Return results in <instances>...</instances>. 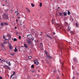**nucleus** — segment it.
I'll return each mask as SVG.
<instances>
[{
    "mask_svg": "<svg viewBox=\"0 0 79 79\" xmlns=\"http://www.w3.org/2000/svg\"><path fill=\"white\" fill-rule=\"evenodd\" d=\"M15 74H16V72H14L13 74L10 76V79H11L12 77H13V79H17L16 76L15 75L14 76V75H15Z\"/></svg>",
    "mask_w": 79,
    "mask_h": 79,
    "instance_id": "obj_1",
    "label": "nucleus"
},
{
    "mask_svg": "<svg viewBox=\"0 0 79 79\" xmlns=\"http://www.w3.org/2000/svg\"><path fill=\"white\" fill-rule=\"evenodd\" d=\"M16 23H18V26H19V24L20 25H23V21H22V20H19V21H18V22H16Z\"/></svg>",
    "mask_w": 79,
    "mask_h": 79,
    "instance_id": "obj_2",
    "label": "nucleus"
},
{
    "mask_svg": "<svg viewBox=\"0 0 79 79\" xmlns=\"http://www.w3.org/2000/svg\"><path fill=\"white\" fill-rule=\"evenodd\" d=\"M27 37L28 38V39H31L32 38V36L31 34L28 35L27 36Z\"/></svg>",
    "mask_w": 79,
    "mask_h": 79,
    "instance_id": "obj_3",
    "label": "nucleus"
},
{
    "mask_svg": "<svg viewBox=\"0 0 79 79\" xmlns=\"http://www.w3.org/2000/svg\"><path fill=\"white\" fill-rule=\"evenodd\" d=\"M34 62H35V64H39V62H38V60H35L34 61Z\"/></svg>",
    "mask_w": 79,
    "mask_h": 79,
    "instance_id": "obj_4",
    "label": "nucleus"
},
{
    "mask_svg": "<svg viewBox=\"0 0 79 79\" xmlns=\"http://www.w3.org/2000/svg\"><path fill=\"white\" fill-rule=\"evenodd\" d=\"M9 47L10 48V49H11L13 48L12 47V46H11V45L10 43H9Z\"/></svg>",
    "mask_w": 79,
    "mask_h": 79,
    "instance_id": "obj_5",
    "label": "nucleus"
},
{
    "mask_svg": "<svg viewBox=\"0 0 79 79\" xmlns=\"http://www.w3.org/2000/svg\"><path fill=\"white\" fill-rule=\"evenodd\" d=\"M5 68H7V69H9V70H10L11 69V68H10V67H8V66H4Z\"/></svg>",
    "mask_w": 79,
    "mask_h": 79,
    "instance_id": "obj_6",
    "label": "nucleus"
},
{
    "mask_svg": "<svg viewBox=\"0 0 79 79\" xmlns=\"http://www.w3.org/2000/svg\"><path fill=\"white\" fill-rule=\"evenodd\" d=\"M62 14H63V15H64V16H67V14H66V13L65 12H63Z\"/></svg>",
    "mask_w": 79,
    "mask_h": 79,
    "instance_id": "obj_7",
    "label": "nucleus"
},
{
    "mask_svg": "<svg viewBox=\"0 0 79 79\" xmlns=\"http://www.w3.org/2000/svg\"><path fill=\"white\" fill-rule=\"evenodd\" d=\"M3 18H4L5 19L6 18L8 17V16L7 15H4L3 16Z\"/></svg>",
    "mask_w": 79,
    "mask_h": 79,
    "instance_id": "obj_8",
    "label": "nucleus"
},
{
    "mask_svg": "<svg viewBox=\"0 0 79 79\" xmlns=\"http://www.w3.org/2000/svg\"><path fill=\"white\" fill-rule=\"evenodd\" d=\"M46 55H47V56H46V58H50V56H48L47 55V52H46Z\"/></svg>",
    "mask_w": 79,
    "mask_h": 79,
    "instance_id": "obj_9",
    "label": "nucleus"
},
{
    "mask_svg": "<svg viewBox=\"0 0 79 79\" xmlns=\"http://www.w3.org/2000/svg\"><path fill=\"white\" fill-rule=\"evenodd\" d=\"M27 13H31V11H30V10L28 9H27Z\"/></svg>",
    "mask_w": 79,
    "mask_h": 79,
    "instance_id": "obj_10",
    "label": "nucleus"
},
{
    "mask_svg": "<svg viewBox=\"0 0 79 79\" xmlns=\"http://www.w3.org/2000/svg\"><path fill=\"white\" fill-rule=\"evenodd\" d=\"M39 6L40 7H41L42 6V3L41 2H40Z\"/></svg>",
    "mask_w": 79,
    "mask_h": 79,
    "instance_id": "obj_11",
    "label": "nucleus"
},
{
    "mask_svg": "<svg viewBox=\"0 0 79 79\" xmlns=\"http://www.w3.org/2000/svg\"><path fill=\"white\" fill-rule=\"evenodd\" d=\"M4 24L5 26H8V23H4Z\"/></svg>",
    "mask_w": 79,
    "mask_h": 79,
    "instance_id": "obj_12",
    "label": "nucleus"
},
{
    "mask_svg": "<svg viewBox=\"0 0 79 79\" xmlns=\"http://www.w3.org/2000/svg\"><path fill=\"white\" fill-rule=\"evenodd\" d=\"M31 6L32 7H34L35 5L33 3H31Z\"/></svg>",
    "mask_w": 79,
    "mask_h": 79,
    "instance_id": "obj_13",
    "label": "nucleus"
},
{
    "mask_svg": "<svg viewBox=\"0 0 79 79\" xmlns=\"http://www.w3.org/2000/svg\"><path fill=\"white\" fill-rule=\"evenodd\" d=\"M14 52H18V49L15 48V49L14 50Z\"/></svg>",
    "mask_w": 79,
    "mask_h": 79,
    "instance_id": "obj_14",
    "label": "nucleus"
},
{
    "mask_svg": "<svg viewBox=\"0 0 79 79\" xmlns=\"http://www.w3.org/2000/svg\"><path fill=\"white\" fill-rule=\"evenodd\" d=\"M56 25L57 26H58V27H60V23H57L56 24Z\"/></svg>",
    "mask_w": 79,
    "mask_h": 79,
    "instance_id": "obj_15",
    "label": "nucleus"
},
{
    "mask_svg": "<svg viewBox=\"0 0 79 79\" xmlns=\"http://www.w3.org/2000/svg\"><path fill=\"white\" fill-rule=\"evenodd\" d=\"M27 42H28V44H31V41L28 40L27 41Z\"/></svg>",
    "mask_w": 79,
    "mask_h": 79,
    "instance_id": "obj_16",
    "label": "nucleus"
},
{
    "mask_svg": "<svg viewBox=\"0 0 79 79\" xmlns=\"http://www.w3.org/2000/svg\"><path fill=\"white\" fill-rule=\"evenodd\" d=\"M24 46L26 48H27V45H26V44H24Z\"/></svg>",
    "mask_w": 79,
    "mask_h": 79,
    "instance_id": "obj_17",
    "label": "nucleus"
},
{
    "mask_svg": "<svg viewBox=\"0 0 79 79\" xmlns=\"http://www.w3.org/2000/svg\"><path fill=\"white\" fill-rule=\"evenodd\" d=\"M14 42L15 41H17V39H16V38H14Z\"/></svg>",
    "mask_w": 79,
    "mask_h": 79,
    "instance_id": "obj_18",
    "label": "nucleus"
},
{
    "mask_svg": "<svg viewBox=\"0 0 79 79\" xmlns=\"http://www.w3.org/2000/svg\"><path fill=\"white\" fill-rule=\"evenodd\" d=\"M59 14L60 16H62V13H61L60 12H59Z\"/></svg>",
    "mask_w": 79,
    "mask_h": 79,
    "instance_id": "obj_19",
    "label": "nucleus"
},
{
    "mask_svg": "<svg viewBox=\"0 0 79 79\" xmlns=\"http://www.w3.org/2000/svg\"><path fill=\"white\" fill-rule=\"evenodd\" d=\"M16 35H17V36H18V35H19V33L18 32H17L16 34Z\"/></svg>",
    "mask_w": 79,
    "mask_h": 79,
    "instance_id": "obj_20",
    "label": "nucleus"
},
{
    "mask_svg": "<svg viewBox=\"0 0 79 79\" xmlns=\"http://www.w3.org/2000/svg\"><path fill=\"white\" fill-rule=\"evenodd\" d=\"M31 72L32 73H34V72H35V71H34V70H31Z\"/></svg>",
    "mask_w": 79,
    "mask_h": 79,
    "instance_id": "obj_21",
    "label": "nucleus"
},
{
    "mask_svg": "<svg viewBox=\"0 0 79 79\" xmlns=\"http://www.w3.org/2000/svg\"><path fill=\"white\" fill-rule=\"evenodd\" d=\"M68 15H70V12H69V11H68Z\"/></svg>",
    "mask_w": 79,
    "mask_h": 79,
    "instance_id": "obj_22",
    "label": "nucleus"
},
{
    "mask_svg": "<svg viewBox=\"0 0 79 79\" xmlns=\"http://www.w3.org/2000/svg\"><path fill=\"white\" fill-rule=\"evenodd\" d=\"M28 58H29V59H31V58H32V57H31V56H29Z\"/></svg>",
    "mask_w": 79,
    "mask_h": 79,
    "instance_id": "obj_23",
    "label": "nucleus"
},
{
    "mask_svg": "<svg viewBox=\"0 0 79 79\" xmlns=\"http://www.w3.org/2000/svg\"><path fill=\"white\" fill-rule=\"evenodd\" d=\"M31 67L32 68H34V65H32L31 66Z\"/></svg>",
    "mask_w": 79,
    "mask_h": 79,
    "instance_id": "obj_24",
    "label": "nucleus"
},
{
    "mask_svg": "<svg viewBox=\"0 0 79 79\" xmlns=\"http://www.w3.org/2000/svg\"><path fill=\"white\" fill-rule=\"evenodd\" d=\"M68 29L69 30V31H70V29H71V27H70L69 26Z\"/></svg>",
    "mask_w": 79,
    "mask_h": 79,
    "instance_id": "obj_25",
    "label": "nucleus"
},
{
    "mask_svg": "<svg viewBox=\"0 0 79 79\" xmlns=\"http://www.w3.org/2000/svg\"><path fill=\"white\" fill-rule=\"evenodd\" d=\"M15 13H16V14H18H18H19L18 13V11H16L15 12Z\"/></svg>",
    "mask_w": 79,
    "mask_h": 79,
    "instance_id": "obj_26",
    "label": "nucleus"
},
{
    "mask_svg": "<svg viewBox=\"0 0 79 79\" xmlns=\"http://www.w3.org/2000/svg\"><path fill=\"white\" fill-rule=\"evenodd\" d=\"M65 24H66V25H68V23L66 22H65Z\"/></svg>",
    "mask_w": 79,
    "mask_h": 79,
    "instance_id": "obj_27",
    "label": "nucleus"
},
{
    "mask_svg": "<svg viewBox=\"0 0 79 79\" xmlns=\"http://www.w3.org/2000/svg\"><path fill=\"white\" fill-rule=\"evenodd\" d=\"M6 63H7V64H9V63H10V62H8V61H6Z\"/></svg>",
    "mask_w": 79,
    "mask_h": 79,
    "instance_id": "obj_28",
    "label": "nucleus"
},
{
    "mask_svg": "<svg viewBox=\"0 0 79 79\" xmlns=\"http://www.w3.org/2000/svg\"><path fill=\"white\" fill-rule=\"evenodd\" d=\"M3 44H7V42H3Z\"/></svg>",
    "mask_w": 79,
    "mask_h": 79,
    "instance_id": "obj_29",
    "label": "nucleus"
},
{
    "mask_svg": "<svg viewBox=\"0 0 79 79\" xmlns=\"http://www.w3.org/2000/svg\"><path fill=\"white\" fill-rule=\"evenodd\" d=\"M1 26H3V24L2 23H1Z\"/></svg>",
    "mask_w": 79,
    "mask_h": 79,
    "instance_id": "obj_30",
    "label": "nucleus"
},
{
    "mask_svg": "<svg viewBox=\"0 0 79 79\" xmlns=\"http://www.w3.org/2000/svg\"><path fill=\"white\" fill-rule=\"evenodd\" d=\"M21 37L20 36H19V39H21Z\"/></svg>",
    "mask_w": 79,
    "mask_h": 79,
    "instance_id": "obj_31",
    "label": "nucleus"
},
{
    "mask_svg": "<svg viewBox=\"0 0 79 79\" xmlns=\"http://www.w3.org/2000/svg\"><path fill=\"white\" fill-rule=\"evenodd\" d=\"M52 23H55V22L54 21H53V20H52Z\"/></svg>",
    "mask_w": 79,
    "mask_h": 79,
    "instance_id": "obj_32",
    "label": "nucleus"
},
{
    "mask_svg": "<svg viewBox=\"0 0 79 79\" xmlns=\"http://www.w3.org/2000/svg\"><path fill=\"white\" fill-rule=\"evenodd\" d=\"M48 37H50V39H52V37L50 36H48Z\"/></svg>",
    "mask_w": 79,
    "mask_h": 79,
    "instance_id": "obj_33",
    "label": "nucleus"
},
{
    "mask_svg": "<svg viewBox=\"0 0 79 79\" xmlns=\"http://www.w3.org/2000/svg\"><path fill=\"white\" fill-rule=\"evenodd\" d=\"M0 79H3L2 77L0 76Z\"/></svg>",
    "mask_w": 79,
    "mask_h": 79,
    "instance_id": "obj_34",
    "label": "nucleus"
},
{
    "mask_svg": "<svg viewBox=\"0 0 79 79\" xmlns=\"http://www.w3.org/2000/svg\"><path fill=\"white\" fill-rule=\"evenodd\" d=\"M1 62H3V61H5V60H1Z\"/></svg>",
    "mask_w": 79,
    "mask_h": 79,
    "instance_id": "obj_35",
    "label": "nucleus"
},
{
    "mask_svg": "<svg viewBox=\"0 0 79 79\" xmlns=\"http://www.w3.org/2000/svg\"><path fill=\"white\" fill-rule=\"evenodd\" d=\"M2 50H5V48H2Z\"/></svg>",
    "mask_w": 79,
    "mask_h": 79,
    "instance_id": "obj_36",
    "label": "nucleus"
},
{
    "mask_svg": "<svg viewBox=\"0 0 79 79\" xmlns=\"http://www.w3.org/2000/svg\"><path fill=\"white\" fill-rule=\"evenodd\" d=\"M9 40V39H7L6 38L5 39V40Z\"/></svg>",
    "mask_w": 79,
    "mask_h": 79,
    "instance_id": "obj_37",
    "label": "nucleus"
},
{
    "mask_svg": "<svg viewBox=\"0 0 79 79\" xmlns=\"http://www.w3.org/2000/svg\"><path fill=\"white\" fill-rule=\"evenodd\" d=\"M1 45L2 47H4V46H3V44H1Z\"/></svg>",
    "mask_w": 79,
    "mask_h": 79,
    "instance_id": "obj_38",
    "label": "nucleus"
},
{
    "mask_svg": "<svg viewBox=\"0 0 79 79\" xmlns=\"http://www.w3.org/2000/svg\"><path fill=\"white\" fill-rule=\"evenodd\" d=\"M8 64L9 65V66L11 65V64L10 63H9V64Z\"/></svg>",
    "mask_w": 79,
    "mask_h": 79,
    "instance_id": "obj_39",
    "label": "nucleus"
},
{
    "mask_svg": "<svg viewBox=\"0 0 79 79\" xmlns=\"http://www.w3.org/2000/svg\"><path fill=\"white\" fill-rule=\"evenodd\" d=\"M76 26L77 27V26H78V25H77V23H76Z\"/></svg>",
    "mask_w": 79,
    "mask_h": 79,
    "instance_id": "obj_40",
    "label": "nucleus"
},
{
    "mask_svg": "<svg viewBox=\"0 0 79 79\" xmlns=\"http://www.w3.org/2000/svg\"><path fill=\"white\" fill-rule=\"evenodd\" d=\"M46 35V36H47V37H48V36H49L48 35Z\"/></svg>",
    "mask_w": 79,
    "mask_h": 79,
    "instance_id": "obj_41",
    "label": "nucleus"
},
{
    "mask_svg": "<svg viewBox=\"0 0 79 79\" xmlns=\"http://www.w3.org/2000/svg\"><path fill=\"white\" fill-rule=\"evenodd\" d=\"M24 19H25L26 20V19H27V18H26V17H24Z\"/></svg>",
    "mask_w": 79,
    "mask_h": 79,
    "instance_id": "obj_42",
    "label": "nucleus"
},
{
    "mask_svg": "<svg viewBox=\"0 0 79 79\" xmlns=\"http://www.w3.org/2000/svg\"><path fill=\"white\" fill-rule=\"evenodd\" d=\"M75 77H74V76H73V79H74Z\"/></svg>",
    "mask_w": 79,
    "mask_h": 79,
    "instance_id": "obj_43",
    "label": "nucleus"
},
{
    "mask_svg": "<svg viewBox=\"0 0 79 79\" xmlns=\"http://www.w3.org/2000/svg\"><path fill=\"white\" fill-rule=\"evenodd\" d=\"M73 60H74V61H75V60H76V58H74Z\"/></svg>",
    "mask_w": 79,
    "mask_h": 79,
    "instance_id": "obj_44",
    "label": "nucleus"
},
{
    "mask_svg": "<svg viewBox=\"0 0 79 79\" xmlns=\"http://www.w3.org/2000/svg\"><path fill=\"white\" fill-rule=\"evenodd\" d=\"M3 39H5V36H3Z\"/></svg>",
    "mask_w": 79,
    "mask_h": 79,
    "instance_id": "obj_45",
    "label": "nucleus"
},
{
    "mask_svg": "<svg viewBox=\"0 0 79 79\" xmlns=\"http://www.w3.org/2000/svg\"><path fill=\"white\" fill-rule=\"evenodd\" d=\"M8 35H9V36H10V35H9V34H8V35H7V36H8Z\"/></svg>",
    "mask_w": 79,
    "mask_h": 79,
    "instance_id": "obj_46",
    "label": "nucleus"
},
{
    "mask_svg": "<svg viewBox=\"0 0 79 79\" xmlns=\"http://www.w3.org/2000/svg\"><path fill=\"white\" fill-rule=\"evenodd\" d=\"M18 19H20V17H19L18 18Z\"/></svg>",
    "mask_w": 79,
    "mask_h": 79,
    "instance_id": "obj_47",
    "label": "nucleus"
},
{
    "mask_svg": "<svg viewBox=\"0 0 79 79\" xmlns=\"http://www.w3.org/2000/svg\"><path fill=\"white\" fill-rule=\"evenodd\" d=\"M49 58H51V59L53 58V57H49Z\"/></svg>",
    "mask_w": 79,
    "mask_h": 79,
    "instance_id": "obj_48",
    "label": "nucleus"
},
{
    "mask_svg": "<svg viewBox=\"0 0 79 79\" xmlns=\"http://www.w3.org/2000/svg\"><path fill=\"white\" fill-rule=\"evenodd\" d=\"M15 29H17V27H15Z\"/></svg>",
    "mask_w": 79,
    "mask_h": 79,
    "instance_id": "obj_49",
    "label": "nucleus"
},
{
    "mask_svg": "<svg viewBox=\"0 0 79 79\" xmlns=\"http://www.w3.org/2000/svg\"><path fill=\"white\" fill-rule=\"evenodd\" d=\"M19 21V20H17V19L16 20V21H18V22Z\"/></svg>",
    "mask_w": 79,
    "mask_h": 79,
    "instance_id": "obj_50",
    "label": "nucleus"
},
{
    "mask_svg": "<svg viewBox=\"0 0 79 79\" xmlns=\"http://www.w3.org/2000/svg\"><path fill=\"white\" fill-rule=\"evenodd\" d=\"M76 74H77V75H79V73H77V74L76 73Z\"/></svg>",
    "mask_w": 79,
    "mask_h": 79,
    "instance_id": "obj_51",
    "label": "nucleus"
},
{
    "mask_svg": "<svg viewBox=\"0 0 79 79\" xmlns=\"http://www.w3.org/2000/svg\"><path fill=\"white\" fill-rule=\"evenodd\" d=\"M7 76H8L9 77H10L9 76V75H8V74H7Z\"/></svg>",
    "mask_w": 79,
    "mask_h": 79,
    "instance_id": "obj_52",
    "label": "nucleus"
},
{
    "mask_svg": "<svg viewBox=\"0 0 79 79\" xmlns=\"http://www.w3.org/2000/svg\"><path fill=\"white\" fill-rule=\"evenodd\" d=\"M16 16H18V14L16 15Z\"/></svg>",
    "mask_w": 79,
    "mask_h": 79,
    "instance_id": "obj_53",
    "label": "nucleus"
},
{
    "mask_svg": "<svg viewBox=\"0 0 79 79\" xmlns=\"http://www.w3.org/2000/svg\"><path fill=\"white\" fill-rule=\"evenodd\" d=\"M54 72H55V71H55V70H54Z\"/></svg>",
    "mask_w": 79,
    "mask_h": 79,
    "instance_id": "obj_54",
    "label": "nucleus"
},
{
    "mask_svg": "<svg viewBox=\"0 0 79 79\" xmlns=\"http://www.w3.org/2000/svg\"><path fill=\"white\" fill-rule=\"evenodd\" d=\"M6 1H7V0H6V1H5V2H6Z\"/></svg>",
    "mask_w": 79,
    "mask_h": 79,
    "instance_id": "obj_55",
    "label": "nucleus"
},
{
    "mask_svg": "<svg viewBox=\"0 0 79 79\" xmlns=\"http://www.w3.org/2000/svg\"><path fill=\"white\" fill-rule=\"evenodd\" d=\"M3 6H5V5L4 4L3 5Z\"/></svg>",
    "mask_w": 79,
    "mask_h": 79,
    "instance_id": "obj_56",
    "label": "nucleus"
},
{
    "mask_svg": "<svg viewBox=\"0 0 79 79\" xmlns=\"http://www.w3.org/2000/svg\"><path fill=\"white\" fill-rule=\"evenodd\" d=\"M54 34H55V33H54Z\"/></svg>",
    "mask_w": 79,
    "mask_h": 79,
    "instance_id": "obj_57",
    "label": "nucleus"
},
{
    "mask_svg": "<svg viewBox=\"0 0 79 79\" xmlns=\"http://www.w3.org/2000/svg\"><path fill=\"white\" fill-rule=\"evenodd\" d=\"M57 78H58V79H59V77H57Z\"/></svg>",
    "mask_w": 79,
    "mask_h": 79,
    "instance_id": "obj_58",
    "label": "nucleus"
},
{
    "mask_svg": "<svg viewBox=\"0 0 79 79\" xmlns=\"http://www.w3.org/2000/svg\"><path fill=\"white\" fill-rule=\"evenodd\" d=\"M72 19L73 21V19Z\"/></svg>",
    "mask_w": 79,
    "mask_h": 79,
    "instance_id": "obj_59",
    "label": "nucleus"
},
{
    "mask_svg": "<svg viewBox=\"0 0 79 79\" xmlns=\"http://www.w3.org/2000/svg\"><path fill=\"white\" fill-rule=\"evenodd\" d=\"M2 60V59H0V60Z\"/></svg>",
    "mask_w": 79,
    "mask_h": 79,
    "instance_id": "obj_60",
    "label": "nucleus"
},
{
    "mask_svg": "<svg viewBox=\"0 0 79 79\" xmlns=\"http://www.w3.org/2000/svg\"><path fill=\"white\" fill-rule=\"evenodd\" d=\"M58 8H60V7H58Z\"/></svg>",
    "mask_w": 79,
    "mask_h": 79,
    "instance_id": "obj_61",
    "label": "nucleus"
},
{
    "mask_svg": "<svg viewBox=\"0 0 79 79\" xmlns=\"http://www.w3.org/2000/svg\"><path fill=\"white\" fill-rule=\"evenodd\" d=\"M12 40H13V38H12Z\"/></svg>",
    "mask_w": 79,
    "mask_h": 79,
    "instance_id": "obj_62",
    "label": "nucleus"
},
{
    "mask_svg": "<svg viewBox=\"0 0 79 79\" xmlns=\"http://www.w3.org/2000/svg\"><path fill=\"white\" fill-rule=\"evenodd\" d=\"M61 27H60V29H61Z\"/></svg>",
    "mask_w": 79,
    "mask_h": 79,
    "instance_id": "obj_63",
    "label": "nucleus"
},
{
    "mask_svg": "<svg viewBox=\"0 0 79 79\" xmlns=\"http://www.w3.org/2000/svg\"><path fill=\"white\" fill-rule=\"evenodd\" d=\"M38 71H39H39H40L39 70H38Z\"/></svg>",
    "mask_w": 79,
    "mask_h": 79,
    "instance_id": "obj_64",
    "label": "nucleus"
}]
</instances>
